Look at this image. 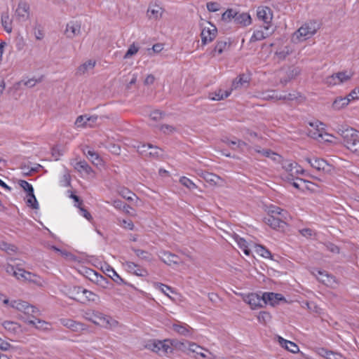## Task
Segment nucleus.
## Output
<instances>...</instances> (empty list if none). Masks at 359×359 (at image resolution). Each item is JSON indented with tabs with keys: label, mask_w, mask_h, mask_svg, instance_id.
Returning <instances> with one entry per match:
<instances>
[{
	"label": "nucleus",
	"mask_w": 359,
	"mask_h": 359,
	"mask_svg": "<svg viewBox=\"0 0 359 359\" xmlns=\"http://www.w3.org/2000/svg\"><path fill=\"white\" fill-rule=\"evenodd\" d=\"M274 32L271 25H264L259 29H255L250 39L251 43L263 40L271 36Z\"/></svg>",
	"instance_id": "obj_10"
},
{
	"label": "nucleus",
	"mask_w": 359,
	"mask_h": 359,
	"mask_svg": "<svg viewBox=\"0 0 359 359\" xmlns=\"http://www.w3.org/2000/svg\"><path fill=\"white\" fill-rule=\"evenodd\" d=\"M164 9L156 4H150L147 11V16L150 20H158L163 14Z\"/></svg>",
	"instance_id": "obj_16"
},
{
	"label": "nucleus",
	"mask_w": 359,
	"mask_h": 359,
	"mask_svg": "<svg viewBox=\"0 0 359 359\" xmlns=\"http://www.w3.org/2000/svg\"><path fill=\"white\" fill-rule=\"evenodd\" d=\"M139 50V47L137 46L135 43H133L130 46L129 48L126 51L123 58L128 59L135 55Z\"/></svg>",
	"instance_id": "obj_52"
},
{
	"label": "nucleus",
	"mask_w": 359,
	"mask_h": 359,
	"mask_svg": "<svg viewBox=\"0 0 359 359\" xmlns=\"http://www.w3.org/2000/svg\"><path fill=\"white\" fill-rule=\"evenodd\" d=\"M160 130L166 135H170L176 131V128L172 126L165 124L160 127Z\"/></svg>",
	"instance_id": "obj_59"
},
{
	"label": "nucleus",
	"mask_w": 359,
	"mask_h": 359,
	"mask_svg": "<svg viewBox=\"0 0 359 359\" xmlns=\"http://www.w3.org/2000/svg\"><path fill=\"white\" fill-rule=\"evenodd\" d=\"M312 275L316 276L317 279L327 285H331L335 282L333 276H330L327 271L313 269L311 271Z\"/></svg>",
	"instance_id": "obj_17"
},
{
	"label": "nucleus",
	"mask_w": 359,
	"mask_h": 359,
	"mask_svg": "<svg viewBox=\"0 0 359 359\" xmlns=\"http://www.w3.org/2000/svg\"><path fill=\"white\" fill-rule=\"evenodd\" d=\"M250 82V77L245 74H241L232 82L231 91L248 87Z\"/></svg>",
	"instance_id": "obj_21"
},
{
	"label": "nucleus",
	"mask_w": 359,
	"mask_h": 359,
	"mask_svg": "<svg viewBox=\"0 0 359 359\" xmlns=\"http://www.w3.org/2000/svg\"><path fill=\"white\" fill-rule=\"evenodd\" d=\"M230 94L231 90L223 91L222 89H219L215 92L210 93L208 98L211 100L219 101L229 97Z\"/></svg>",
	"instance_id": "obj_33"
},
{
	"label": "nucleus",
	"mask_w": 359,
	"mask_h": 359,
	"mask_svg": "<svg viewBox=\"0 0 359 359\" xmlns=\"http://www.w3.org/2000/svg\"><path fill=\"white\" fill-rule=\"evenodd\" d=\"M37 276L22 269H18V273L16 278L19 280H24L37 283Z\"/></svg>",
	"instance_id": "obj_25"
},
{
	"label": "nucleus",
	"mask_w": 359,
	"mask_h": 359,
	"mask_svg": "<svg viewBox=\"0 0 359 359\" xmlns=\"http://www.w3.org/2000/svg\"><path fill=\"white\" fill-rule=\"evenodd\" d=\"M67 38L72 39L81 34V22L77 20L69 21L64 32Z\"/></svg>",
	"instance_id": "obj_8"
},
{
	"label": "nucleus",
	"mask_w": 359,
	"mask_h": 359,
	"mask_svg": "<svg viewBox=\"0 0 359 359\" xmlns=\"http://www.w3.org/2000/svg\"><path fill=\"white\" fill-rule=\"evenodd\" d=\"M33 33L36 39L38 41H41L44 38V30L43 27L39 25H36L34 26Z\"/></svg>",
	"instance_id": "obj_46"
},
{
	"label": "nucleus",
	"mask_w": 359,
	"mask_h": 359,
	"mask_svg": "<svg viewBox=\"0 0 359 359\" xmlns=\"http://www.w3.org/2000/svg\"><path fill=\"white\" fill-rule=\"evenodd\" d=\"M320 354L323 355L327 359H340L341 356L332 351L322 349Z\"/></svg>",
	"instance_id": "obj_57"
},
{
	"label": "nucleus",
	"mask_w": 359,
	"mask_h": 359,
	"mask_svg": "<svg viewBox=\"0 0 359 359\" xmlns=\"http://www.w3.org/2000/svg\"><path fill=\"white\" fill-rule=\"evenodd\" d=\"M198 175L212 186L222 187L224 184V180L215 174L201 171L198 172Z\"/></svg>",
	"instance_id": "obj_13"
},
{
	"label": "nucleus",
	"mask_w": 359,
	"mask_h": 359,
	"mask_svg": "<svg viewBox=\"0 0 359 359\" xmlns=\"http://www.w3.org/2000/svg\"><path fill=\"white\" fill-rule=\"evenodd\" d=\"M25 202L28 206L32 208L33 209H38L39 208L38 202L36 199L34 192L27 194L25 197Z\"/></svg>",
	"instance_id": "obj_43"
},
{
	"label": "nucleus",
	"mask_w": 359,
	"mask_h": 359,
	"mask_svg": "<svg viewBox=\"0 0 359 359\" xmlns=\"http://www.w3.org/2000/svg\"><path fill=\"white\" fill-rule=\"evenodd\" d=\"M306 308L311 312L320 313V308L315 303L313 302H306Z\"/></svg>",
	"instance_id": "obj_64"
},
{
	"label": "nucleus",
	"mask_w": 359,
	"mask_h": 359,
	"mask_svg": "<svg viewBox=\"0 0 359 359\" xmlns=\"http://www.w3.org/2000/svg\"><path fill=\"white\" fill-rule=\"evenodd\" d=\"M349 102L350 98L338 97L333 102L332 108L335 110H339L348 105Z\"/></svg>",
	"instance_id": "obj_41"
},
{
	"label": "nucleus",
	"mask_w": 359,
	"mask_h": 359,
	"mask_svg": "<svg viewBox=\"0 0 359 359\" xmlns=\"http://www.w3.org/2000/svg\"><path fill=\"white\" fill-rule=\"evenodd\" d=\"M236 11L233 9H227L222 15V20L228 22L231 20L235 19V15Z\"/></svg>",
	"instance_id": "obj_45"
},
{
	"label": "nucleus",
	"mask_w": 359,
	"mask_h": 359,
	"mask_svg": "<svg viewBox=\"0 0 359 359\" xmlns=\"http://www.w3.org/2000/svg\"><path fill=\"white\" fill-rule=\"evenodd\" d=\"M83 318L106 330H114L120 325L119 322L112 316L96 309H86L83 313Z\"/></svg>",
	"instance_id": "obj_1"
},
{
	"label": "nucleus",
	"mask_w": 359,
	"mask_h": 359,
	"mask_svg": "<svg viewBox=\"0 0 359 359\" xmlns=\"http://www.w3.org/2000/svg\"><path fill=\"white\" fill-rule=\"evenodd\" d=\"M230 42L226 40H219L217 42L211 54L212 56H215L217 55H221L222 53L229 50L230 47Z\"/></svg>",
	"instance_id": "obj_28"
},
{
	"label": "nucleus",
	"mask_w": 359,
	"mask_h": 359,
	"mask_svg": "<svg viewBox=\"0 0 359 359\" xmlns=\"http://www.w3.org/2000/svg\"><path fill=\"white\" fill-rule=\"evenodd\" d=\"M283 219V217L276 218L274 215H269L264 218V222L274 229L284 230L286 222Z\"/></svg>",
	"instance_id": "obj_19"
},
{
	"label": "nucleus",
	"mask_w": 359,
	"mask_h": 359,
	"mask_svg": "<svg viewBox=\"0 0 359 359\" xmlns=\"http://www.w3.org/2000/svg\"><path fill=\"white\" fill-rule=\"evenodd\" d=\"M39 311L36 307L29 304L24 313L25 315L32 316L34 319L36 317V315L39 313Z\"/></svg>",
	"instance_id": "obj_53"
},
{
	"label": "nucleus",
	"mask_w": 359,
	"mask_h": 359,
	"mask_svg": "<svg viewBox=\"0 0 359 359\" xmlns=\"http://www.w3.org/2000/svg\"><path fill=\"white\" fill-rule=\"evenodd\" d=\"M158 344H162V341H156V340H152L148 341L146 345L145 348L152 351L153 352H155L158 353L159 355H161V346Z\"/></svg>",
	"instance_id": "obj_42"
},
{
	"label": "nucleus",
	"mask_w": 359,
	"mask_h": 359,
	"mask_svg": "<svg viewBox=\"0 0 359 359\" xmlns=\"http://www.w3.org/2000/svg\"><path fill=\"white\" fill-rule=\"evenodd\" d=\"M234 240L237 243L239 248L243 250V252L246 255H249L250 254V248H249V244L245 239L239 237L238 235H236L234 236Z\"/></svg>",
	"instance_id": "obj_39"
},
{
	"label": "nucleus",
	"mask_w": 359,
	"mask_h": 359,
	"mask_svg": "<svg viewBox=\"0 0 359 359\" xmlns=\"http://www.w3.org/2000/svg\"><path fill=\"white\" fill-rule=\"evenodd\" d=\"M41 81V79H29L27 81H22L20 83H23L25 86L29 88L34 87L37 83H39Z\"/></svg>",
	"instance_id": "obj_62"
},
{
	"label": "nucleus",
	"mask_w": 359,
	"mask_h": 359,
	"mask_svg": "<svg viewBox=\"0 0 359 359\" xmlns=\"http://www.w3.org/2000/svg\"><path fill=\"white\" fill-rule=\"evenodd\" d=\"M239 295L241 297L242 299L252 309H256L263 306V296L260 297L255 293H250L248 294H239Z\"/></svg>",
	"instance_id": "obj_9"
},
{
	"label": "nucleus",
	"mask_w": 359,
	"mask_h": 359,
	"mask_svg": "<svg viewBox=\"0 0 359 359\" xmlns=\"http://www.w3.org/2000/svg\"><path fill=\"white\" fill-rule=\"evenodd\" d=\"M337 131L343 138L344 144L346 148L348 145L352 144L353 142L358 139L357 130L348 126H337Z\"/></svg>",
	"instance_id": "obj_5"
},
{
	"label": "nucleus",
	"mask_w": 359,
	"mask_h": 359,
	"mask_svg": "<svg viewBox=\"0 0 359 359\" xmlns=\"http://www.w3.org/2000/svg\"><path fill=\"white\" fill-rule=\"evenodd\" d=\"M257 318L260 323H266L271 319V316L269 313L262 311L259 313Z\"/></svg>",
	"instance_id": "obj_61"
},
{
	"label": "nucleus",
	"mask_w": 359,
	"mask_h": 359,
	"mask_svg": "<svg viewBox=\"0 0 359 359\" xmlns=\"http://www.w3.org/2000/svg\"><path fill=\"white\" fill-rule=\"evenodd\" d=\"M188 344L189 346H188V350L193 352V353H198V351L201 350V349H203L202 347L199 346L198 345H197L195 343H191V342H188V341H186L185 343L182 342L181 343V345L183 346V348H187L186 347V345Z\"/></svg>",
	"instance_id": "obj_51"
},
{
	"label": "nucleus",
	"mask_w": 359,
	"mask_h": 359,
	"mask_svg": "<svg viewBox=\"0 0 359 359\" xmlns=\"http://www.w3.org/2000/svg\"><path fill=\"white\" fill-rule=\"evenodd\" d=\"M125 265L128 271L138 276H145L147 272L145 269L140 268L136 264L131 262H126Z\"/></svg>",
	"instance_id": "obj_29"
},
{
	"label": "nucleus",
	"mask_w": 359,
	"mask_h": 359,
	"mask_svg": "<svg viewBox=\"0 0 359 359\" xmlns=\"http://www.w3.org/2000/svg\"><path fill=\"white\" fill-rule=\"evenodd\" d=\"M12 20L9 17V14L8 12H5L2 14L1 16V24L5 29V31L8 33H11L12 32Z\"/></svg>",
	"instance_id": "obj_40"
},
{
	"label": "nucleus",
	"mask_w": 359,
	"mask_h": 359,
	"mask_svg": "<svg viewBox=\"0 0 359 359\" xmlns=\"http://www.w3.org/2000/svg\"><path fill=\"white\" fill-rule=\"evenodd\" d=\"M161 346V355H166L172 352V348L168 344L167 341H162V344H158Z\"/></svg>",
	"instance_id": "obj_50"
},
{
	"label": "nucleus",
	"mask_w": 359,
	"mask_h": 359,
	"mask_svg": "<svg viewBox=\"0 0 359 359\" xmlns=\"http://www.w3.org/2000/svg\"><path fill=\"white\" fill-rule=\"evenodd\" d=\"M118 194L124 198H126L128 201H132L133 196H135V194L130 191L127 188L123 187L121 188L118 191Z\"/></svg>",
	"instance_id": "obj_49"
},
{
	"label": "nucleus",
	"mask_w": 359,
	"mask_h": 359,
	"mask_svg": "<svg viewBox=\"0 0 359 359\" xmlns=\"http://www.w3.org/2000/svg\"><path fill=\"white\" fill-rule=\"evenodd\" d=\"M234 22L241 27H246L252 23V18L247 13H236Z\"/></svg>",
	"instance_id": "obj_23"
},
{
	"label": "nucleus",
	"mask_w": 359,
	"mask_h": 359,
	"mask_svg": "<svg viewBox=\"0 0 359 359\" xmlns=\"http://www.w3.org/2000/svg\"><path fill=\"white\" fill-rule=\"evenodd\" d=\"M281 164L282 168L284 170L281 177L287 182L293 181L297 175L304 174L305 172L297 163L290 160H283Z\"/></svg>",
	"instance_id": "obj_3"
},
{
	"label": "nucleus",
	"mask_w": 359,
	"mask_h": 359,
	"mask_svg": "<svg viewBox=\"0 0 359 359\" xmlns=\"http://www.w3.org/2000/svg\"><path fill=\"white\" fill-rule=\"evenodd\" d=\"M105 273L111 278L114 282L121 285L124 283V280L118 276V274L109 265H106L104 269Z\"/></svg>",
	"instance_id": "obj_37"
},
{
	"label": "nucleus",
	"mask_w": 359,
	"mask_h": 359,
	"mask_svg": "<svg viewBox=\"0 0 359 359\" xmlns=\"http://www.w3.org/2000/svg\"><path fill=\"white\" fill-rule=\"evenodd\" d=\"M353 75V74L351 72H339L326 77L325 83L328 86L340 85L349 81L352 78Z\"/></svg>",
	"instance_id": "obj_6"
},
{
	"label": "nucleus",
	"mask_w": 359,
	"mask_h": 359,
	"mask_svg": "<svg viewBox=\"0 0 359 359\" xmlns=\"http://www.w3.org/2000/svg\"><path fill=\"white\" fill-rule=\"evenodd\" d=\"M73 290L76 294L82 293L86 295V299L89 302H96L99 301V297L91 291L83 289L81 287H74Z\"/></svg>",
	"instance_id": "obj_31"
},
{
	"label": "nucleus",
	"mask_w": 359,
	"mask_h": 359,
	"mask_svg": "<svg viewBox=\"0 0 359 359\" xmlns=\"http://www.w3.org/2000/svg\"><path fill=\"white\" fill-rule=\"evenodd\" d=\"M306 161L310 165L318 171H323L324 172H330L332 170V166L326 161L323 158H306Z\"/></svg>",
	"instance_id": "obj_11"
},
{
	"label": "nucleus",
	"mask_w": 359,
	"mask_h": 359,
	"mask_svg": "<svg viewBox=\"0 0 359 359\" xmlns=\"http://www.w3.org/2000/svg\"><path fill=\"white\" fill-rule=\"evenodd\" d=\"M133 147L137 149V151L140 155L146 158L157 159L164 156L163 151L161 148L154 146L151 144H146L138 143L133 145Z\"/></svg>",
	"instance_id": "obj_4"
},
{
	"label": "nucleus",
	"mask_w": 359,
	"mask_h": 359,
	"mask_svg": "<svg viewBox=\"0 0 359 359\" xmlns=\"http://www.w3.org/2000/svg\"><path fill=\"white\" fill-rule=\"evenodd\" d=\"M15 15L18 20L24 22L29 18V6L25 1H20L18 3V7L15 10Z\"/></svg>",
	"instance_id": "obj_14"
},
{
	"label": "nucleus",
	"mask_w": 359,
	"mask_h": 359,
	"mask_svg": "<svg viewBox=\"0 0 359 359\" xmlns=\"http://www.w3.org/2000/svg\"><path fill=\"white\" fill-rule=\"evenodd\" d=\"M159 257L162 262L168 266H172L173 264L177 265L182 263L180 262L177 255L170 252H161Z\"/></svg>",
	"instance_id": "obj_20"
},
{
	"label": "nucleus",
	"mask_w": 359,
	"mask_h": 359,
	"mask_svg": "<svg viewBox=\"0 0 359 359\" xmlns=\"http://www.w3.org/2000/svg\"><path fill=\"white\" fill-rule=\"evenodd\" d=\"M319 24L316 21H309L303 24L292 36L294 43L304 41L311 38L319 29Z\"/></svg>",
	"instance_id": "obj_2"
},
{
	"label": "nucleus",
	"mask_w": 359,
	"mask_h": 359,
	"mask_svg": "<svg viewBox=\"0 0 359 359\" xmlns=\"http://www.w3.org/2000/svg\"><path fill=\"white\" fill-rule=\"evenodd\" d=\"M172 329L179 334L184 337H189L191 335V327L187 324L175 323L172 326Z\"/></svg>",
	"instance_id": "obj_27"
},
{
	"label": "nucleus",
	"mask_w": 359,
	"mask_h": 359,
	"mask_svg": "<svg viewBox=\"0 0 359 359\" xmlns=\"http://www.w3.org/2000/svg\"><path fill=\"white\" fill-rule=\"evenodd\" d=\"M264 304H269L275 306L278 304L280 300L283 299V297L280 294L273 292H265L263 294Z\"/></svg>",
	"instance_id": "obj_24"
},
{
	"label": "nucleus",
	"mask_w": 359,
	"mask_h": 359,
	"mask_svg": "<svg viewBox=\"0 0 359 359\" xmlns=\"http://www.w3.org/2000/svg\"><path fill=\"white\" fill-rule=\"evenodd\" d=\"M2 326L11 334L18 333L20 330V325L13 321H4L2 323Z\"/></svg>",
	"instance_id": "obj_38"
},
{
	"label": "nucleus",
	"mask_w": 359,
	"mask_h": 359,
	"mask_svg": "<svg viewBox=\"0 0 359 359\" xmlns=\"http://www.w3.org/2000/svg\"><path fill=\"white\" fill-rule=\"evenodd\" d=\"M3 303L6 305L9 304L11 307L23 313H25L29 304L28 302L22 300H13L10 302L8 299H3Z\"/></svg>",
	"instance_id": "obj_26"
},
{
	"label": "nucleus",
	"mask_w": 359,
	"mask_h": 359,
	"mask_svg": "<svg viewBox=\"0 0 359 359\" xmlns=\"http://www.w3.org/2000/svg\"><path fill=\"white\" fill-rule=\"evenodd\" d=\"M262 156H265L266 158H269L274 161H280L281 159L280 156H279L278 154H277L276 153L272 151L271 149H264Z\"/></svg>",
	"instance_id": "obj_47"
},
{
	"label": "nucleus",
	"mask_w": 359,
	"mask_h": 359,
	"mask_svg": "<svg viewBox=\"0 0 359 359\" xmlns=\"http://www.w3.org/2000/svg\"><path fill=\"white\" fill-rule=\"evenodd\" d=\"M19 185L27 192V194L34 192L32 186L25 180H19Z\"/></svg>",
	"instance_id": "obj_56"
},
{
	"label": "nucleus",
	"mask_w": 359,
	"mask_h": 359,
	"mask_svg": "<svg viewBox=\"0 0 359 359\" xmlns=\"http://www.w3.org/2000/svg\"><path fill=\"white\" fill-rule=\"evenodd\" d=\"M154 286L156 288L160 290L163 294H165L166 296L170 297L169 294L168 293V291H170L172 292V288L166 285H164L161 283H156L154 284Z\"/></svg>",
	"instance_id": "obj_54"
},
{
	"label": "nucleus",
	"mask_w": 359,
	"mask_h": 359,
	"mask_svg": "<svg viewBox=\"0 0 359 359\" xmlns=\"http://www.w3.org/2000/svg\"><path fill=\"white\" fill-rule=\"evenodd\" d=\"M269 211L270 213H271L273 215H281L283 219H286V217L285 216V214H286V212L283 213V212H284L283 210H282L279 207H276V206L271 207Z\"/></svg>",
	"instance_id": "obj_60"
},
{
	"label": "nucleus",
	"mask_w": 359,
	"mask_h": 359,
	"mask_svg": "<svg viewBox=\"0 0 359 359\" xmlns=\"http://www.w3.org/2000/svg\"><path fill=\"white\" fill-rule=\"evenodd\" d=\"M217 33V27L210 22H207L206 25H203L201 33L202 44L205 45L212 41L216 37Z\"/></svg>",
	"instance_id": "obj_7"
},
{
	"label": "nucleus",
	"mask_w": 359,
	"mask_h": 359,
	"mask_svg": "<svg viewBox=\"0 0 359 359\" xmlns=\"http://www.w3.org/2000/svg\"><path fill=\"white\" fill-rule=\"evenodd\" d=\"M278 342L281 346L292 353H297L299 351L298 346L292 341L284 339L281 337H278Z\"/></svg>",
	"instance_id": "obj_34"
},
{
	"label": "nucleus",
	"mask_w": 359,
	"mask_h": 359,
	"mask_svg": "<svg viewBox=\"0 0 359 359\" xmlns=\"http://www.w3.org/2000/svg\"><path fill=\"white\" fill-rule=\"evenodd\" d=\"M96 62L93 60H87L86 62L81 64L76 69V74L78 76H81L85 74L89 70L93 69L95 66Z\"/></svg>",
	"instance_id": "obj_30"
},
{
	"label": "nucleus",
	"mask_w": 359,
	"mask_h": 359,
	"mask_svg": "<svg viewBox=\"0 0 359 359\" xmlns=\"http://www.w3.org/2000/svg\"><path fill=\"white\" fill-rule=\"evenodd\" d=\"M60 323L63 326L70 329L73 332H81L86 330V325L85 324L71 319H61Z\"/></svg>",
	"instance_id": "obj_18"
},
{
	"label": "nucleus",
	"mask_w": 359,
	"mask_h": 359,
	"mask_svg": "<svg viewBox=\"0 0 359 359\" xmlns=\"http://www.w3.org/2000/svg\"><path fill=\"white\" fill-rule=\"evenodd\" d=\"M257 17L259 20H262L265 25H271L273 11L268 6H259L257 9Z\"/></svg>",
	"instance_id": "obj_12"
},
{
	"label": "nucleus",
	"mask_w": 359,
	"mask_h": 359,
	"mask_svg": "<svg viewBox=\"0 0 359 359\" xmlns=\"http://www.w3.org/2000/svg\"><path fill=\"white\" fill-rule=\"evenodd\" d=\"M257 252L260 254L261 256L265 258H268L271 256V252L265 249L263 246L258 245L256 246Z\"/></svg>",
	"instance_id": "obj_63"
},
{
	"label": "nucleus",
	"mask_w": 359,
	"mask_h": 359,
	"mask_svg": "<svg viewBox=\"0 0 359 359\" xmlns=\"http://www.w3.org/2000/svg\"><path fill=\"white\" fill-rule=\"evenodd\" d=\"M257 97L266 100H280L279 95L273 90L258 92Z\"/></svg>",
	"instance_id": "obj_36"
},
{
	"label": "nucleus",
	"mask_w": 359,
	"mask_h": 359,
	"mask_svg": "<svg viewBox=\"0 0 359 359\" xmlns=\"http://www.w3.org/2000/svg\"><path fill=\"white\" fill-rule=\"evenodd\" d=\"M97 118V116L81 115L76 118L74 124L76 128H92L96 123Z\"/></svg>",
	"instance_id": "obj_15"
},
{
	"label": "nucleus",
	"mask_w": 359,
	"mask_h": 359,
	"mask_svg": "<svg viewBox=\"0 0 359 359\" xmlns=\"http://www.w3.org/2000/svg\"><path fill=\"white\" fill-rule=\"evenodd\" d=\"M244 146H246L245 142L236 138L233 140H231L229 145V147H230L233 149H235L236 148L241 149Z\"/></svg>",
	"instance_id": "obj_55"
},
{
	"label": "nucleus",
	"mask_w": 359,
	"mask_h": 359,
	"mask_svg": "<svg viewBox=\"0 0 359 359\" xmlns=\"http://www.w3.org/2000/svg\"><path fill=\"white\" fill-rule=\"evenodd\" d=\"M83 152L93 165L96 166L103 165V160L93 149L86 147L83 150Z\"/></svg>",
	"instance_id": "obj_22"
},
{
	"label": "nucleus",
	"mask_w": 359,
	"mask_h": 359,
	"mask_svg": "<svg viewBox=\"0 0 359 359\" xmlns=\"http://www.w3.org/2000/svg\"><path fill=\"white\" fill-rule=\"evenodd\" d=\"M347 149L352 153L359 156V140L357 139L355 142L348 146Z\"/></svg>",
	"instance_id": "obj_58"
},
{
	"label": "nucleus",
	"mask_w": 359,
	"mask_h": 359,
	"mask_svg": "<svg viewBox=\"0 0 359 359\" xmlns=\"http://www.w3.org/2000/svg\"><path fill=\"white\" fill-rule=\"evenodd\" d=\"M180 182L189 190H194L197 189V186L189 178L186 177H182L180 179Z\"/></svg>",
	"instance_id": "obj_48"
},
{
	"label": "nucleus",
	"mask_w": 359,
	"mask_h": 359,
	"mask_svg": "<svg viewBox=\"0 0 359 359\" xmlns=\"http://www.w3.org/2000/svg\"><path fill=\"white\" fill-rule=\"evenodd\" d=\"M285 73L287 74V78H281L280 80V83L283 86H285L290 80L294 79L298 76L300 74V69L298 67H289Z\"/></svg>",
	"instance_id": "obj_32"
},
{
	"label": "nucleus",
	"mask_w": 359,
	"mask_h": 359,
	"mask_svg": "<svg viewBox=\"0 0 359 359\" xmlns=\"http://www.w3.org/2000/svg\"><path fill=\"white\" fill-rule=\"evenodd\" d=\"M25 322L27 324L32 325L38 329L45 328L44 325H47V323H46L45 321L41 320L36 317L34 319H26Z\"/></svg>",
	"instance_id": "obj_44"
},
{
	"label": "nucleus",
	"mask_w": 359,
	"mask_h": 359,
	"mask_svg": "<svg viewBox=\"0 0 359 359\" xmlns=\"http://www.w3.org/2000/svg\"><path fill=\"white\" fill-rule=\"evenodd\" d=\"M74 168L79 172H85L87 175H90L93 172L92 168L84 160L76 162L74 165Z\"/></svg>",
	"instance_id": "obj_35"
}]
</instances>
